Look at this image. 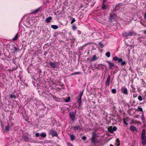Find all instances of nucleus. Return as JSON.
I'll list each match as a JSON object with an SVG mask.
<instances>
[{
    "mask_svg": "<svg viewBox=\"0 0 146 146\" xmlns=\"http://www.w3.org/2000/svg\"><path fill=\"white\" fill-rule=\"evenodd\" d=\"M135 34L133 31L128 32H125L122 34L123 36L126 39L128 38L129 37L132 36Z\"/></svg>",
    "mask_w": 146,
    "mask_h": 146,
    "instance_id": "f257e3e1",
    "label": "nucleus"
},
{
    "mask_svg": "<svg viewBox=\"0 0 146 146\" xmlns=\"http://www.w3.org/2000/svg\"><path fill=\"white\" fill-rule=\"evenodd\" d=\"M73 130L76 131L78 130H81L83 129L82 126L81 124L79 125H76V126H74L72 127Z\"/></svg>",
    "mask_w": 146,
    "mask_h": 146,
    "instance_id": "f03ea898",
    "label": "nucleus"
},
{
    "mask_svg": "<svg viewBox=\"0 0 146 146\" xmlns=\"http://www.w3.org/2000/svg\"><path fill=\"white\" fill-rule=\"evenodd\" d=\"M83 94V92H82L80 93V95L78 98L77 102L78 103L79 107L81 105L82 102L81 98Z\"/></svg>",
    "mask_w": 146,
    "mask_h": 146,
    "instance_id": "7ed1b4c3",
    "label": "nucleus"
},
{
    "mask_svg": "<svg viewBox=\"0 0 146 146\" xmlns=\"http://www.w3.org/2000/svg\"><path fill=\"white\" fill-rule=\"evenodd\" d=\"M115 17V15L114 13H111L110 14V16L109 17V19L108 20V22H111L112 21V20Z\"/></svg>",
    "mask_w": 146,
    "mask_h": 146,
    "instance_id": "20e7f679",
    "label": "nucleus"
},
{
    "mask_svg": "<svg viewBox=\"0 0 146 146\" xmlns=\"http://www.w3.org/2000/svg\"><path fill=\"white\" fill-rule=\"evenodd\" d=\"M75 113L74 112H70L69 113V115L72 121L74 120L75 116Z\"/></svg>",
    "mask_w": 146,
    "mask_h": 146,
    "instance_id": "39448f33",
    "label": "nucleus"
},
{
    "mask_svg": "<svg viewBox=\"0 0 146 146\" xmlns=\"http://www.w3.org/2000/svg\"><path fill=\"white\" fill-rule=\"evenodd\" d=\"M111 79V76L110 75H108L107 80L105 82V85H107L108 86H110V80Z\"/></svg>",
    "mask_w": 146,
    "mask_h": 146,
    "instance_id": "423d86ee",
    "label": "nucleus"
},
{
    "mask_svg": "<svg viewBox=\"0 0 146 146\" xmlns=\"http://www.w3.org/2000/svg\"><path fill=\"white\" fill-rule=\"evenodd\" d=\"M113 60L115 61H118V62H120L122 61L123 60L121 58H119L117 56H115L113 58Z\"/></svg>",
    "mask_w": 146,
    "mask_h": 146,
    "instance_id": "0eeeda50",
    "label": "nucleus"
},
{
    "mask_svg": "<svg viewBox=\"0 0 146 146\" xmlns=\"http://www.w3.org/2000/svg\"><path fill=\"white\" fill-rule=\"evenodd\" d=\"M50 134L52 135V137L58 136V135L56 132L54 130L51 129L50 131Z\"/></svg>",
    "mask_w": 146,
    "mask_h": 146,
    "instance_id": "6e6552de",
    "label": "nucleus"
},
{
    "mask_svg": "<svg viewBox=\"0 0 146 146\" xmlns=\"http://www.w3.org/2000/svg\"><path fill=\"white\" fill-rule=\"evenodd\" d=\"M107 62L108 64L109 68L111 69H112L114 66V64L110 61H107Z\"/></svg>",
    "mask_w": 146,
    "mask_h": 146,
    "instance_id": "1a4fd4ad",
    "label": "nucleus"
},
{
    "mask_svg": "<svg viewBox=\"0 0 146 146\" xmlns=\"http://www.w3.org/2000/svg\"><path fill=\"white\" fill-rule=\"evenodd\" d=\"M142 140V144L143 145H145L146 144V136L141 137Z\"/></svg>",
    "mask_w": 146,
    "mask_h": 146,
    "instance_id": "9d476101",
    "label": "nucleus"
},
{
    "mask_svg": "<svg viewBox=\"0 0 146 146\" xmlns=\"http://www.w3.org/2000/svg\"><path fill=\"white\" fill-rule=\"evenodd\" d=\"M91 139L92 140V143H94L95 145L98 142V139L96 138H91Z\"/></svg>",
    "mask_w": 146,
    "mask_h": 146,
    "instance_id": "9b49d317",
    "label": "nucleus"
},
{
    "mask_svg": "<svg viewBox=\"0 0 146 146\" xmlns=\"http://www.w3.org/2000/svg\"><path fill=\"white\" fill-rule=\"evenodd\" d=\"M121 91L123 94H128L127 90L126 88H124L121 90Z\"/></svg>",
    "mask_w": 146,
    "mask_h": 146,
    "instance_id": "f8f14e48",
    "label": "nucleus"
},
{
    "mask_svg": "<svg viewBox=\"0 0 146 146\" xmlns=\"http://www.w3.org/2000/svg\"><path fill=\"white\" fill-rule=\"evenodd\" d=\"M50 65L53 68H55L56 67V64L54 62H50Z\"/></svg>",
    "mask_w": 146,
    "mask_h": 146,
    "instance_id": "ddd939ff",
    "label": "nucleus"
},
{
    "mask_svg": "<svg viewBox=\"0 0 146 146\" xmlns=\"http://www.w3.org/2000/svg\"><path fill=\"white\" fill-rule=\"evenodd\" d=\"M52 17H49L45 19L46 22L47 23H50V21L52 19Z\"/></svg>",
    "mask_w": 146,
    "mask_h": 146,
    "instance_id": "4468645a",
    "label": "nucleus"
},
{
    "mask_svg": "<svg viewBox=\"0 0 146 146\" xmlns=\"http://www.w3.org/2000/svg\"><path fill=\"white\" fill-rule=\"evenodd\" d=\"M130 129L132 131H134L137 130V128L136 127L133 125H131L130 127Z\"/></svg>",
    "mask_w": 146,
    "mask_h": 146,
    "instance_id": "2eb2a0df",
    "label": "nucleus"
},
{
    "mask_svg": "<svg viewBox=\"0 0 146 146\" xmlns=\"http://www.w3.org/2000/svg\"><path fill=\"white\" fill-rule=\"evenodd\" d=\"M70 137L72 141H73L75 138V136L73 134H70Z\"/></svg>",
    "mask_w": 146,
    "mask_h": 146,
    "instance_id": "dca6fc26",
    "label": "nucleus"
},
{
    "mask_svg": "<svg viewBox=\"0 0 146 146\" xmlns=\"http://www.w3.org/2000/svg\"><path fill=\"white\" fill-rule=\"evenodd\" d=\"M92 138L94 139V138H96L97 137V135L96 133L95 132H93L92 134Z\"/></svg>",
    "mask_w": 146,
    "mask_h": 146,
    "instance_id": "f3484780",
    "label": "nucleus"
},
{
    "mask_svg": "<svg viewBox=\"0 0 146 146\" xmlns=\"http://www.w3.org/2000/svg\"><path fill=\"white\" fill-rule=\"evenodd\" d=\"M40 11V9L38 8L36 10H34L33 11L32 13L33 14H35L38 12Z\"/></svg>",
    "mask_w": 146,
    "mask_h": 146,
    "instance_id": "a211bd4d",
    "label": "nucleus"
},
{
    "mask_svg": "<svg viewBox=\"0 0 146 146\" xmlns=\"http://www.w3.org/2000/svg\"><path fill=\"white\" fill-rule=\"evenodd\" d=\"M9 124L5 127V131L7 132L9 131Z\"/></svg>",
    "mask_w": 146,
    "mask_h": 146,
    "instance_id": "6ab92c4d",
    "label": "nucleus"
},
{
    "mask_svg": "<svg viewBox=\"0 0 146 146\" xmlns=\"http://www.w3.org/2000/svg\"><path fill=\"white\" fill-rule=\"evenodd\" d=\"M112 129L113 128L111 126L108 128V131L111 133H113Z\"/></svg>",
    "mask_w": 146,
    "mask_h": 146,
    "instance_id": "aec40b11",
    "label": "nucleus"
},
{
    "mask_svg": "<svg viewBox=\"0 0 146 146\" xmlns=\"http://www.w3.org/2000/svg\"><path fill=\"white\" fill-rule=\"evenodd\" d=\"M145 129H143L142 131V132L141 137L145 136Z\"/></svg>",
    "mask_w": 146,
    "mask_h": 146,
    "instance_id": "412c9836",
    "label": "nucleus"
},
{
    "mask_svg": "<svg viewBox=\"0 0 146 146\" xmlns=\"http://www.w3.org/2000/svg\"><path fill=\"white\" fill-rule=\"evenodd\" d=\"M107 7L104 3H103L102 4V8L103 9L105 10L107 9Z\"/></svg>",
    "mask_w": 146,
    "mask_h": 146,
    "instance_id": "4be33fe9",
    "label": "nucleus"
},
{
    "mask_svg": "<svg viewBox=\"0 0 146 146\" xmlns=\"http://www.w3.org/2000/svg\"><path fill=\"white\" fill-rule=\"evenodd\" d=\"M51 27L52 28L54 29H57L58 28V27L57 25H52Z\"/></svg>",
    "mask_w": 146,
    "mask_h": 146,
    "instance_id": "5701e85b",
    "label": "nucleus"
},
{
    "mask_svg": "<svg viewBox=\"0 0 146 146\" xmlns=\"http://www.w3.org/2000/svg\"><path fill=\"white\" fill-rule=\"evenodd\" d=\"M121 5L120 4V3H118V4H117L115 7V11L117 10L118 9V7L120 5Z\"/></svg>",
    "mask_w": 146,
    "mask_h": 146,
    "instance_id": "b1692460",
    "label": "nucleus"
},
{
    "mask_svg": "<svg viewBox=\"0 0 146 146\" xmlns=\"http://www.w3.org/2000/svg\"><path fill=\"white\" fill-rule=\"evenodd\" d=\"M97 59V56L96 55H94L93 56L91 60H94Z\"/></svg>",
    "mask_w": 146,
    "mask_h": 146,
    "instance_id": "393cba45",
    "label": "nucleus"
},
{
    "mask_svg": "<svg viewBox=\"0 0 146 146\" xmlns=\"http://www.w3.org/2000/svg\"><path fill=\"white\" fill-rule=\"evenodd\" d=\"M18 34H17L12 39L13 40H17L18 37Z\"/></svg>",
    "mask_w": 146,
    "mask_h": 146,
    "instance_id": "a878e982",
    "label": "nucleus"
},
{
    "mask_svg": "<svg viewBox=\"0 0 146 146\" xmlns=\"http://www.w3.org/2000/svg\"><path fill=\"white\" fill-rule=\"evenodd\" d=\"M141 118L142 119L143 122V123H144L145 121V118L143 114H142V115L141 116Z\"/></svg>",
    "mask_w": 146,
    "mask_h": 146,
    "instance_id": "bb28decb",
    "label": "nucleus"
},
{
    "mask_svg": "<svg viewBox=\"0 0 146 146\" xmlns=\"http://www.w3.org/2000/svg\"><path fill=\"white\" fill-rule=\"evenodd\" d=\"M116 144L117 146H119L120 145L119 141L118 139L116 140Z\"/></svg>",
    "mask_w": 146,
    "mask_h": 146,
    "instance_id": "cd10ccee",
    "label": "nucleus"
},
{
    "mask_svg": "<svg viewBox=\"0 0 146 146\" xmlns=\"http://www.w3.org/2000/svg\"><path fill=\"white\" fill-rule=\"evenodd\" d=\"M46 134L45 133H42L40 134V136L41 137H45L46 136Z\"/></svg>",
    "mask_w": 146,
    "mask_h": 146,
    "instance_id": "c85d7f7f",
    "label": "nucleus"
},
{
    "mask_svg": "<svg viewBox=\"0 0 146 146\" xmlns=\"http://www.w3.org/2000/svg\"><path fill=\"white\" fill-rule=\"evenodd\" d=\"M113 94H115L116 93V90L115 89H113L111 90Z\"/></svg>",
    "mask_w": 146,
    "mask_h": 146,
    "instance_id": "c756f323",
    "label": "nucleus"
},
{
    "mask_svg": "<svg viewBox=\"0 0 146 146\" xmlns=\"http://www.w3.org/2000/svg\"><path fill=\"white\" fill-rule=\"evenodd\" d=\"M106 56L108 58L110 56V52H108L106 53Z\"/></svg>",
    "mask_w": 146,
    "mask_h": 146,
    "instance_id": "7c9ffc66",
    "label": "nucleus"
},
{
    "mask_svg": "<svg viewBox=\"0 0 146 146\" xmlns=\"http://www.w3.org/2000/svg\"><path fill=\"white\" fill-rule=\"evenodd\" d=\"M10 98L12 99L14 98L15 99L16 98V96L14 95L11 94L9 96Z\"/></svg>",
    "mask_w": 146,
    "mask_h": 146,
    "instance_id": "2f4dec72",
    "label": "nucleus"
},
{
    "mask_svg": "<svg viewBox=\"0 0 146 146\" xmlns=\"http://www.w3.org/2000/svg\"><path fill=\"white\" fill-rule=\"evenodd\" d=\"M138 98L139 101H141L143 100L141 96L140 95H139L138 96Z\"/></svg>",
    "mask_w": 146,
    "mask_h": 146,
    "instance_id": "473e14b6",
    "label": "nucleus"
},
{
    "mask_svg": "<svg viewBox=\"0 0 146 146\" xmlns=\"http://www.w3.org/2000/svg\"><path fill=\"white\" fill-rule=\"evenodd\" d=\"M19 49V48H18L16 47L15 46H14L13 49L15 52H16Z\"/></svg>",
    "mask_w": 146,
    "mask_h": 146,
    "instance_id": "72a5a7b5",
    "label": "nucleus"
},
{
    "mask_svg": "<svg viewBox=\"0 0 146 146\" xmlns=\"http://www.w3.org/2000/svg\"><path fill=\"white\" fill-rule=\"evenodd\" d=\"M70 100V97H68V98L65 100V102H69Z\"/></svg>",
    "mask_w": 146,
    "mask_h": 146,
    "instance_id": "f704fd0d",
    "label": "nucleus"
},
{
    "mask_svg": "<svg viewBox=\"0 0 146 146\" xmlns=\"http://www.w3.org/2000/svg\"><path fill=\"white\" fill-rule=\"evenodd\" d=\"M81 74V73L79 72H77L74 73L72 74H71V75H76L77 74Z\"/></svg>",
    "mask_w": 146,
    "mask_h": 146,
    "instance_id": "c9c22d12",
    "label": "nucleus"
},
{
    "mask_svg": "<svg viewBox=\"0 0 146 146\" xmlns=\"http://www.w3.org/2000/svg\"><path fill=\"white\" fill-rule=\"evenodd\" d=\"M138 109L139 111H141V112L143 111V109L142 108H140L139 106L138 107Z\"/></svg>",
    "mask_w": 146,
    "mask_h": 146,
    "instance_id": "e433bc0d",
    "label": "nucleus"
},
{
    "mask_svg": "<svg viewBox=\"0 0 146 146\" xmlns=\"http://www.w3.org/2000/svg\"><path fill=\"white\" fill-rule=\"evenodd\" d=\"M112 128H113L112 129H113V132L114 131H115L117 129V128L115 126L113 127H112Z\"/></svg>",
    "mask_w": 146,
    "mask_h": 146,
    "instance_id": "4c0bfd02",
    "label": "nucleus"
},
{
    "mask_svg": "<svg viewBox=\"0 0 146 146\" xmlns=\"http://www.w3.org/2000/svg\"><path fill=\"white\" fill-rule=\"evenodd\" d=\"M81 138L84 141H85L87 138V137L85 136H83Z\"/></svg>",
    "mask_w": 146,
    "mask_h": 146,
    "instance_id": "58836bf2",
    "label": "nucleus"
},
{
    "mask_svg": "<svg viewBox=\"0 0 146 146\" xmlns=\"http://www.w3.org/2000/svg\"><path fill=\"white\" fill-rule=\"evenodd\" d=\"M126 64V62L125 61H124L123 62L122 61L121 63V65L122 66H123V65H125Z\"/></svg>",
    "mask_w": 146,
    "mask_h": 146,
    "instance_id": "ea45409f",
    "label": "nucleus"
},
{
    "mask_svg": "<svg viewBox=\"0 0 146 146\" xmlns=\"http://www.w3.org/2000/svg\"><path fill=\"white\" fill-rule=\"evenodd\" d=\"M72 28L73 30H75L76 29V27L75 25H73L72 26Z\"/></svg>",
    "mask_w": 146,
    "mask_h": 146,
    "instance_id": "a19ab883",
    "label": "nucleus"
},
{
    "mask_svg": "<svg viewBox=\"0 0 146 146\" xmlns=\"http://www.w3.org/2000/svg\"><path fill=\"white\" fill-rule=\"evenodd\" d=\"M137 96V94H133V98H136Z\"/></svg>",
    "mask_w": 146,
    "mask_h": 146,
    "instance_id": "79ce46f5",
    "label": "nucleus"
},
{
    "mask_svg": "<svg viewBox=\"0 0 146 146\" xmlns=\"http://www.w3.org/2000/svg\"><path fill=\"white\" fill-rule=\"evenodd\" d=\"M75 21V19L74 18H73L72 19V21L71 22V23L72 24Z\"/></svg>",
    "mask_w": 146,
    "mask_h": 146,
    "instance_id": "37998d69",
    "label": "nucleus"
},
{
    "mask_svg": "<svg viewBox=\"0 0 146 146\" xmlns=\"http://www.w3.org/2000/svg\"><path fill=\"white\" fill-rule=\"evenodd\" d=\"M140 24L142 25L143 26L145 27H146V25L144 24L141 21H140Z\"/></svg>",
    "mask_w": 146,
    "mask_h": 146,
    "instance_id": "c03bdc74",
    "label": "nucleus"
},
{
    "mask_svg": "<svg viewBox=\"0 0 146 146\" xmlns=\"http://www.w3.org/2000/svg\"><path fill=\"white\" fill-rule=\"evenodd\" d=\"M39 135V134L38 133H37L35 134V136L36 137H38Z\"/></svg>",
    "mask_w": 146,
    "mask_h": 146,
    "instance_id": "a18cd8bd",
    "label": "nucleus"
},
{
    "mask_svg": "<svg viewBox=\"0 0 146 146\" xmlns=\"http://www.w3.org/2000/svg\"><path fill=\"white\" fill-rule=\"evenodd\" d=\"M68 146H73L72 144L70 143H68Z\"/></svg>",
    "mask_w": 146,
    "mask_h": 146,
    "instance_id": "49530a36",
    "label": "nucleus"
},
{
    "mask_svg": "<svg viewBox=\"0 0 146 146\" xmlns=\"http://www.w3.org/2000/svg\"><path fill=\"white\" fill-rule=\"evenodd\" d=\"M99 44H100V45L101 46H102V47H103L104 46L103 44L102 43H101V42H100L99 43Z\"/></svg>",
    "mask_w": 146,
    "mask_h": 146,
    "instance_id": "de8ad7c7",
    "label": "nucleus"
},
{
    "mask_svg": "<svg viewBox=\"0 0 146 146\" xmlns=\"http://www.w3.org/2000/svg\"><path fill=\"white\" fill-rule=\"evenodd\" d=\"M123 122H124V124H125V125H128V123L125 121H124Z\"/></svg>",
    "mask_w": 146,
    "mask_h": 146,
    "instance_id": "09e8293b",
    "label": "nucleus"
},
{
    "mask_svg": "<svg viewBox=\"0 0 146 146\" xmlns=\"http://www.w3.org/2000/svg\"><path fill=\"white\" fill-rule=\"evenodd\" d=\"M143 32L144 33V34L146 35V31L145 30H143Z\"/></svg>",
    "mask_w": 146,
    "mask_h": 146,
    "instance_id": "8fccbe9b",
    "label": "nucleus"
},
{
    "mask_svg": "<svg viewBox=\"0 0 146 146\" xmlns=\"http://www.w3.org/2000/svg\"><path fill=\"white\" fill-rule=\"evenodd\" d=\"M78 33L79 34V35H80L81 34V32L80 31H78Z\"/></svg>",
    "mask_w": 146,
    "mask_h": 146,
    "instance_id": "3c124183",
    "label": "nucleus"
},
{
    "mask_svg": "<svg viewBox=\"0 0 146 146\" xmlns=\"http://www.w3.org/2000/svg\"><path fill=\"white\" fill-rule=\"evenodd\" d=\"M107 1V0H103V3H104L106 1Z\"/></svg>",
    "mask_w": 146,
    "mask_h": 146,
    "instance_id": "603ef678",
    "label": "nucleus"
},
{
    "mask_svg": "<svg viewBox=\"0 0 146 146\" xmlns=\"http://www.w3.org/2000/svg\"><path fill=\"white\" fill-rule=\"evenodd\" d=\"M110 146H113V145H111V144L110 145Z\"/></svg>",
    "mask_w": 146,
    "mask_h": 146,
    "instance_id": "864d4df0",
    "label": "nucleus"
}]
</instances>
